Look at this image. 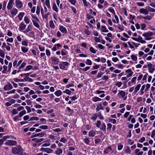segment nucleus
Listing matches in <instances>:
<instances>
[{"instance_id": "nucleus-1", "label": "nucleus", "mask_w": 155, "mask_h": 155, "mask_svg": "<svg viewBox=\"0 0 155 155\" xmlns=\"http://www.w3.org/2000/svg\"><path fill=\"white\" fill-rule=\"evenodd\" d=\"M33 27L31 24H29L28 25L26 30L23 31V32L27 36L31 37L34 33L33 31H32Z\"/></svg>"}, {"instance_id": "nucleus-2", "label": "nucleus", "mask_w": 155, "mask_h": 155, "mask_svg": "<svg viewBox=\"0 0 155 155\" xmlns=\"http://www.w3.org/2000/svg\"><path fill=\"white\" fill-rule=\"evenodd\" d=\"M23 149L19 145H18L12 149V153L14 154H17L20 155L23 152Z\"/></svg>"}, {"instance_id": "nucleus-3", "label": "nucleus", "mask_w": 155, "mask_h": 155, "mask_svg": "<svg viewBox=\"0 0 155 155\" xmlns=\"http://www.w3.org/2000/svg\"><path fill=\"white\" fill-rule=\"evenodd\" d=\"M153 35V33L151 32H146L144 33L143 35V36L145 37L146 40H150L151 39V36Z\"/></svg>"}, {"instance_id": "nucleus-4", "label": "nucleus", "mask_w": 155, "mask_h": 155, "mask_svg": "<svg viewBox=\"0 0 155 155\" xmlns=\"http://www.w3.org/2000/svg\"><path fill=\"white\" fill-rule=\"evenodd\" d=\"M15 6L17 8L20 9L23 6V2L19 0H15Z\"/></svg>"}, {"instance_id": "nucleus-5", "label": "nucleus", "mask_w": 155, "mask_h": 155, "mask_svg": "<svg viewBox=\"0 0 155 155\" xmlns=\"http://www.w3.org/2000/svg\"><path fill=\"white\" fill-rule=\"evenodd\" d=\"M14 1V0H9L7 7V9L8 10H10L13 8Z\"/></svg>"}, {"instance_id": "nucleus-6", "label": "nucleus", "mask_w": 155, "mask_h": 155, "mask_svg": "<svg viewBox=\"0 0 155 155\" xmlns=\"http://www.w3.org/2000/svg\"><path fill=\"white\" fill-rule=\"evenodd\" d=\"M26 27V25L23 22H21L19 26V30L21 31H22L25 30Z\"/></svg>"}, {"instance_id": "nucleus-7", "label": "nucleus", "mask_w": 155, "mask_h": 155, "mask_svg": "<svg viewBox=\"0 0 155 155\" xmlns=\"http://www.w3.org/2000/svg\"><path fill=\"white\" fill-rule=\"evenodd\" d=\"M69 63L67 62H62L59 64L60 68L61 69H64L65 66H68Z\"/></svg>"}, {"instance_id": "nucleus-8", "label": "nucleus", "mask_w": 155, "mask_h": 155, "mask_svg": "<svg viewBox=\"0 0 155 155\" xmlns=\"http://www.w3.org/2000/svg\"><path fill=\"white\" fill-rule=\"evenodd\" d=\"M40 150L41 151L46 152L48 153H51L53 151L51 149L48 148L42 147L40 149Z\"/></svg>"}, {"instance_id": "nucleus-9", "label": "nucleus", "mask_w": 155, "mask_h": 155, "mask_svg": "<svg viewBox=\"0 0 155 155\" xmlns=\"http://www.w3.org/2000/svg\"><path fill=\"white\" fill-rule=\"evenodd\" d=\"M10 10L11 14L13 16H15L18 12V10L15 8H13Z\"/></svg>"}, {"instance_id": "nucleus-10", "label": "nucleus", "mask_w": 155, "mask_h": 155, "mask_svg": "<svg viewBox=\"0 0 155 155\" xmlns=\"http://www.w3.org/2000/svg\"><path fill=\"white\" fill-rule=\"evenodd\" d=\"M17 144V142L15 141L12 140H8L5 143L6 145L13 146Z\"/></svg>"}, {"instance_id": "nucleus-11", "label": "nucleus", "mask_w": 155, "mask_h": 155, "mask_svg": "<svg viewBox=\"0 0 155 155\" xmlns=\"http://www.w3.org/2000/svg\"><path fill=\"white\" fill-rule=\"evenodd\" d=\"M154 66L151 63H150L147 64V67L149 72L151 73H152L155 70L154 68Z\"/></svg>"}, {"instance_id": "nucleus-12", "label": "nucleus", "mask_w": 155, "mask_h": 155, "mask_svg": "<svg viewBox=\"0 0 155 155\" xmlns=\"http://www.w3.org/2000/svg\"><path fill=\"white\" fill-rule=\"evenodd\" d=\"M52 64H54L56 65L58 64L59 61L58 58L55 57H52L51 58Z\"/></svg>"}, {"instance_id": "nucleus-13", "label": "nucleus", "mask_w": 155, "mask_h": 155, "mask_svg": "<svg viewBox=\"0 0 155 155\" xmlns=\"http://www.w3.org/2000/svg\"><path fill=\"white\" fill-rule=\"evenodd\" d=\"M45 135V134L44 132H41V133L36 134L31 136V137L32 138L34 137L39 136L40 137H43Z\"/></svg>"}, {"instance_id": "nucleus-14", "label": "nucleus", "mask_w": 155, "mask_h": 155, "mask_svg": "<svg viewBox=\"0 0 155 155\" xmlns=\"http://www.w3.org/2000/svg\"><path fill=\"white\" fill-rule=\"evenodd\" d=\"M25 13L23 12H20L19 13L17 16L18 17V18L19 20L20 21H21L24 16L25 15Z\"/></svg>"}, {"instance_id": "nucleus-15", "label": "nucleus", "mask_w": 155, "mask_h": 155, "mask_svg": "<svg viewBox=\"0 0 155 155\" xmlns=\"http://www.w3.org/2000/svg\"><path fill=\"white\" fill-rule=\"evenodd\" d=\"M52 9L53 11L57 13H58V9L55 2L53 3Z\"/></svg>"}, {"instance_id": "nucleus-16", "label": "nucleus", "mask_w": 155, "mask_h": 155, "mask_svg": "<svg viewBox=\"0 0 155 155\" xmlns=\"http://www.w3.org/2000/svg\"><path fill=\"white\" fill-rule=\"evenodd\" d=\"M63 153V150L59 148H57L55 151V153L57 155H60Z\"/></svg>"}, {"instance_id": "nucleus-17", "label": "nucleus", "mask_w": 155, "mask_h": 155, "mask_svg": "<svg viewBox=\"0 0 155 155\" xmlns=\"http://www.w3.org/2000/svg\"><path fill=\"white\" fill-rule=\"evenodd\" d=\"M59 29L62 33H67V30L66 28L63 26H60Z\"/></svg>"}, {"instance_id": "nucleus-18", "label": "nucleus", "mask_w": 155, "mask_h": 155, "mask_svg": "<svg viewBox=\"0 0 155 155\" xmlns=\"http://www.w3.org/2000/svg\"><path fill=\"white\" fill-rule=\"evenodd\" d=\"M13 88V87L12 85L9 83L8 85H6L4 88V89L5 90H9L12 89Z\"/></svg>"}, {"instance_id": "nucleus-19", "label": "nucleus", "mask_w": 155, "mask_h": 155, "mask_svg": "<svg viewBox=\"0 0 155 155\" xmlns=\"http://www.w3.org/2000/svg\"><path fill=\"white\" fill-rule=\"evenodd\" d=\"M49 25L50 27L52 29H54L55 27V26L54 25V21L52 20H51L49 22Z\"/></svg>"}, {"instance_id": "nucleus-20", "label": "nucleus", "mask_w": 155, "mask_h": 155, "mask_svg": "<svg viewBox=\"0 0 155 155\" xmlns=\"http://www.w3.org/2000/svg\"><path fill=\"white\" fill-rule=\"evenodd\" d=\"M140 13L145 14H147L148 13V10L145 8H141L139 10Z\"/></svg>"}, {"instance_id": "nucleus-21", "label": "nucleus", "mask_w": 155, "mask_h": 155, "mask_svg": "<svg viewBox=\"0 0 155 155\" xmlns=\"http://www.w3.org/2000/svg\"><path fill=\"white\" fill-rule=\"evenodd\" d=\"M32 21L33 25L35 27L37 28H39L40 27V25L38 23V22L39 21H35L34 20H32Z\"/></svg>"}, {"instance_id": "nucleus-22", "label": "nucleus", "mask_w": 155, "mask_h": 155, "mask_svg": "<svg viewBox=\"0 0 155 155\" xmlns=\"http://www.w3.org/2000/svg\"><path fill=\"white\" fill-rule=\"evenodd\" d=\"M141 87V84H138L135 88L133 92L134 94H136L140 89V88Z\"/></svg>"}, {"instance_id": "nucleus-23", "label": "nucleus", "mask_w": 155, "mask_h": 155, "mask_svg": "<svg viewBox=\"0 0 155 155\" xmlns=\"http://www.w3.org/2000/svg\"><path fill=\"white\" fill-rule=\"evenodd\" d=\"M132 38L133 40L135 41L139 42L142 39V38L140 36H138L137 38L135 37H132Z\"/></svg>"}, {"instance_id": "nucleus-24", "label": "nucleus", "mask_w": 155, "mask_h": 155, "mask_svg": "<svg viewBox=\"0 0 155 155\" xmlns=\"http://www.w3.org/2000/svg\"><path fill=\"white\" fill-rule=\"evenodd\" d=\"M82 1L85 7L87 8L89 7V6L90 5V3L87 2L86 0H82Z\"/></svg>"}, {"instance_id": "nucleus-25", "label": "nucleus", "mask_w": 155, "mask_h": 155, "mask_svg": "<svg viewBox=\"0 0 155 155\" xmlns=\"http://www.w3.org/2000/svg\"><path fill=\"white\" fill-rule=\"evenodd\" d=\"M43 140L44 139L43 138H40L39 139H37V138H34L32 139V141H34L37 143L41 142L43 141Z\"/></svg>"}, {"instance_id": "nucleus-26", "label": "nucleus", "mask_w": 155, "mask_h": 155, "mask_svg": "<svg viewBox=\"0 0 155 155\" xmlns=\"http://www.w3.org/2000/svg\"><path fill=\"white\" fill-rule=\"evenodd\" d=\"M24 21L27 24H28L30 22V19L28 16H25L24 18Z\"/></svg>"}, {"instance_id": "nucleus-27", "label": "nucleus", "mask_w": 155, "mask_h": 155, "mask_svg": "<svg viewBox=\"0 0 155 155\" xmlns=\"http://www.w3.org/2000/svg\"><path fill=\"white\" fill-rule=\"evenodd\" d=\"M96 134V133L94 131L91 130L89 131L88 135L89 137H94Z\"/></svg>"}, {"instance_id": "nucleus-28", "label": "nucleus", "mask_w": 155, "mask_h": 155, "mask_svg": "<svg viewBox=\"0 0 155 155\" xmlns=\"http://www.w3.org/2000/svg\"><path fill=\"white\" fill-rule=\"evenodd\" d=\"M102 100L101 99L97 97H94L92 98V101L94 102L100 101Z\"/></svg>"}, {"instance_id": "nucleus-29", "label": "nucleus", "mask_w": 155, "mask_h": 155, "mask_svg": "<svg viewBox=\"0 0 155 155\" xmlns=\"http://www.w3.org/2000/svg\"><path fill=\"white\" fill-rule=\"evenodd\" d=\"M45 3L48 8L50 9L51 7L50 5V0H45Z\"/></svg>"}, {"instance_id": "nucleus-30", "label": "nucleus", "mask_w": 155, "mask_h": 155, "mask_svg": "<svg viewBox=\"0 0 155 155\" xmlns=\"http://www.w3.org/2000/svg\"><path fill=\"white\" fill-rule=\"evenodd\" d=\"M101 31L104 32H107L108 31L107 29V28L105 26H102L101 27Z\"/></svg>"}, {"instance_id": "nucleus-31", "label": "nucleus", "mask_w": 155, "mask_h": 155, "mask_svg": "<svg viewBox=\"0 0 155 155\" xmlns=\"http://www.w3.org/2000/svg\"><path fill=\"white\" fill-rule=\"evenodd\" d=\"M62 93L60 90H58L56 91L54 93V94L57 96H59L62 94Z\"/></svg>"}, {"instance_id": "nucleus-32", "label": "nucleus", "mask_w": 155, "mask_h": 155, "mask_svg": "<svg viewBox=\"0 0 155 155\" xmlns=\"http://www.w3.org/2000/svg\"><path fill=\"white\" fill-rule=\"evenodd\" d=\"M31 16L33 19L32 20H34L35 21H39V19L35 15L32 14Z\"/></svg>"}, {"instance_id": "nucleus-33", "label": "nucleus", "mask_w": 155, "mask_h": 155, "mask_svg": "<svg viewBox=\"0 0 155 155\" xmlns=\"http://www.w3.org/2000/svg\"><path fill=\"white\" fill-rule=\"evenodd\" d=\"M24 81H28L30 82L33 81V80L32 78H30L29 77L26 76L24 78Z\"/></svg>"}, {"instance_id": "nucleus-34", "label": "nucleus", "mask_w": 155, "mask_h": 155, "mask_svg": "<svg viewBox=\"0 0 155 155\" xmlns=\"http://www.w3.org/2000/svg\"><path fill=\"white\" fill-rule=\"evenodd\" d=\"M141 18L145 20H148L150 21L151 20L152 17L151 16H147L146 17H142Z\"/></svg>"}, {"instance_id": "nucleus-35", "label": "nucleus", "mask_w": 155, "mask_h": 155, "mask_svg": "<svg viewBox=\"0 0 155 155\" xmlns=\"http://www.w3.org/2000/svg\"><path fill=\"white\" fill-rule=\"evenodd\" d=\"M106 126L104 124H103L100 128V129L103 131H105L106 130Z\"/></svg>"}, {"instance_id": "nucleus-36", "label": "nucleus", "mask_w": 155, "mask_h": 155, "mask_svg": "<svg viewBox=\"0 0 155 155\" xmlns=\"http://www.w3.org/2000/svg\"><path fill=\"white\" fill-rule=\"evenodd\" d=\"M108 10L114 15L115 14V12L112 8L110 7L108 9Z\"/></svg>"}, {"instance_id": "nucleus-37", "label": "nucleus", "mask_w": 155, "mask_h": 155, "mask_svg": "<svg viewBox=\"0 0 155 155\" xmlns=\"http://www.w3.org/2000/svg\"><path fill=\"white\" fill-rule=\"evenodd\" d=\"M26 113V111L25 110L20 112L19 114V117H21L23 115L25 114Z\"/></svg>"}, {"instance_id": "nucleus-38", "label": "nucleus", "mask_w": 155, "mask_h": 155, "mask_svg": "<svg viewBox=\"0 0 155 155\" xmlns=\"http://www.w3.org/2000/svg\"><path fill=\"white\" fill-rule=\"evenodd\" d=\"M39 120V118L38 117H31L29 120V121H32L33 120Z\"/></svg>"}, {"instance_id": "nucleus-39", "label": "nucleus", "mask_w": 155, "mask_h": 155, "mask_svg": "<svg viewBox=\"0 0 155 155\" xmlns=\"http://www.w3.org/2000/svg\"><path fill=\"white\" fill-rule=\"evenodd\" d=\"M14 81L18 82H24V79H20L17 78H15L14 79Z\"/></svg>"}, {"instance_id": "nucleus-40", "label": "nucleus", "mask_w": 155, "mask_h": 155, "mask_svg": "<svg viewBox=\"0 0 155 155\" xmlns=\"http://www.w3.org/2000/svg\"><path fill=\"white\" fill-rule=\"evenodd\" d=\"M22 45L25 46H27L28 45V43L27 41L23 40L21 42Z\"/></svg>"}, {"instance_id": "nucleus-41", "label": "nucleus", "mask_w": 155, "mask_h": 155, "mask_svg": "<svg viewBox=\"0 0 155 155\" xmlns=\"http://www.w3.org/2000/svg\"><path fill=\"white\" fill-rule=\"evenodd\" d=\"M68 1L72 5H74L77 2L76 0H68Z\"/></svg>"}, {"instance_id": "nucleus-42", "label": "nucleus", "mask_w": 155, "mask_h": 155, "mask_svg": "<svg viewBox=\"0 0 155 155\" xmlns=\"http://www.w3.org/2000/svg\"><path fill=\"white\" fill-rule=\"evenodd\" d=\"M119 94L122 97H124L125 95V92L123 91H119Z\"/></svg>"}, {"instance_id": "nucleus-43", "label": "nucleus", "mask_w": 155, "mask_h": 155, "mask_svg": "<svg viewBox=\"0 0 155 155\" xmlns=\"http://www.w3.org/2000/svg\"><path fill=\"white\" fill-rule=\"evenodd\" d=\"M32 69H33V66L31 65H29L26 66L25 71L29 70Z\"/></svg>"}, {"instance_id": "nucleus-44", "label": "nucleus", "mask_w": 155, "mask_h": 155, "mask_svg": "<svg viewBox=\"0 0 155 155\" xmlns=\"http://www.w3.org/2000/svg\"><path fill=\"white\" fill-rule=\"evenodd\" d=\"M39 128L40 129H42L45 130L48 129V126L47 125H42L39 127Z\"/></svg>"}, {"instance_id": "nucleus-45", "label": "nucleus", "mask_w": 155, "mask_h": 155, "mask_svg": "<svg viewBox=\"0 0 155 155\" xmlns=\"http://www.w3.org/2000/svg\"><path fill=\"white\" fill-rule=\"evenodd\" d=\"M67 141V139L64 137H62L60 140V141L63 142L64 143H65Z\"/></svg>"}, {"instance_id": "nucleus-46", "label": "nucleus", "mask_w": 155, "mask_h": 155, "mask_svg": "<svg viewBox=\"0 0 155 155\" xmlns=\"http://www.w3.org/2000/svg\"><path fill=\"white\" fill-rule=\"evenodd\" d=\"M131 59L134 61H135L137 60V57L136 56L133 54H132L131 55Z\"/></svg>"}, {"instance_id": "nucleus-47", "label": "nucleus", "mask_w": 155, "mask_h": 155, "mask_svg": "<svg viewBox=\"0 0 155 155\" xmlns=\"http://www.w3.org/2000/svg\"><path fill=\"white\" fill-rule=\"evenodd\" d=\"M40 13V7L39 6H37V7L36 13L38 15Z\"/></svg>"}, {"instance_id": "nucleus-48", "label": "nucleus", "mask_w": 155, "mask_h": 155, "mask_svg": "<svg viewBox=\"0 0 155 155\" xmlns=\"http://www.w3.org/2000/svg\"><path fill=\"white\" fill-rule=\"evenodd\" d=\"M147 9H148V11L152 12H155V9L151 8L150 7H148L147 8Z\"/></svg>"}, {"instance_id": "nucleus-49", "label": "nucleus", "mask_w": 155, "mask_h": 155, "mask_svg": "<svg viewBox=\"0 0 155 155\" xmlns=\"http://www.w3.org/2000/svg\"><path fill=\"white\" fill-rule=\"evenodd\" d=\"M117 28H118L119 29L121 30V31H123L124 30V28L120 25H117Z\"/></svg>"}, {"instance_id": "nucleus-50", "label": "nucleus", "mask_w": 155, "mask_h": 155, "mask_svg": "<svg viewBox=\"0 0 155 155\" xmlns=\"http://www.w3.org/2000/svg\"><path fill=\"white\" fill-rule=\"evenodd\" d=\"M122 85V83L121 82L118 81L117 82L116 84L115 85L117 86L118 87H120Z\"/></svg>"}, {"instance_id": "nucleus-51", "label": "nucleus", "mask_w": 155, "mask_h": 155, "mask_svg": "<svg viewBox=\"0 0 155 155\" xmlns=\"http://www.w3.org/2000/svg\"><path fill=\"white\" fill-rule=\"evenodd\" d=\"M7 2L6 1H4L3 2L2 10H4L6 8Z\"/></svg>"}, {"instance_id": "nucleus-52", "label": "nucleus", "mask_w": 155, "mask_h": 155, "mask_svg": "<svg viewBox=\"0 0 155 155\" xmlns=\"http://www.w3.org/2000/svg\"><path fill=\"white\" fill-rule=\"evenodd\" d=\"M104 7L105 8H107L109 4L106 1H104Z\"/></svg>"}, {"instance_id": "nucleus-53", "label": "nucleus", "mask_w": 155, "mask_h": 155, "mask_svg": "<svg viewBox=\"0 0 155 155\" xmlns=\"http://www.w3.org/2000/svg\"><path fill=\"white\" fill-rule=\"evenodd\" d=\"M26 65V64L25 62H23L22 64L19 67L18 69H21V68L25 67Z\"/></svg>"}, {"instance_id": "nucleus-54", "label": "nucleus", "mask_w": 155, "mask_h": 155, "mask_svg": "<svg viewBox=\"0 0 155 155\" xmlns=\"http://www.w3.org/2000/svg\"><path fill=\"white\" fill-rule=\"evenodd\" d=\"M67 52L64 49H63L61 51V54L62 55H65L66 54Z\"/></svg>"}, {"instance_id": "nucleus-55", "label": "nucleus", "mask_w": 155, "mask_h": 155, "mask_svg": "<svg viewBox=\"0 0 155 155\" xmlns=\"http://www.w3.org/2000/svg\"><path fill=\"white\" fill-rule=\"evenodd\" d=\"M13 39L12 38H8L6 40V41L11 43L13 42Z\"/></svg>"}, {"instance_id": "nucleus-56", "label": "nucleus", "mask_w": 155, "mask_h": 155, "mask_svg": "<svg viewBox=\"0 0 155 155\" xmlns=\"http://www.w3.org/2000/svg\"><path fill=\"white\" fill-rule=\"evenodd\" d=\"M97 117V115L96 114H94L91 117V119L95 120Z\"/></svg>"}, {"instance_id": "nucleus-57", "label": "nucleus", "mask_w": 155, "mask_h": 155, "mask_svg": "<svg viewBox=\"0 0 155 155\" xmlns=\"http://www.w3.org/2000/svg\"><path fill=\"white\" fill-rule=\"evenodd\" d=\"M12 114H16L18 113V110L15 109H13L12 111Z\"/></svg>"}, {"instance_id": "nucleus-58", "label": "nucleus", "mask_w": 155, "mask_h": 155, "mask_svg": "<svg viewBox=\"0 0 155 155\" xmlns=\"http://www.w3.org/2000/svg\"><path fill=\"white\" fill-rule=\"evenodd\" d=\"M97 6L98 8L100 9H102L104 7L103 5H102V4H100L99 3L98 4Z\"/></svg>"}, {"instance_id": "nucleus-59", "label": "nucleus", "mask_w": 155, "mask_h": 155, "mask_svg": "<svg viewBox=\"0 0 155 155\" xmlns=\"http://www.w3.org/2000/svg\"><path fill=\"white\" fill-rule=\"evenodd\" d=\"M86 64L89 65H91L92 64V62L90 60L87 59L86 60Z\"/></svg>"}, {"instance_id": "nucleus-60", "label": "nucleus", "mask_w": 155, "mask_h": 155, "mask_svg": "<svg viewBox=\"0 0 155 155\" xmlns=\"http://www.w3.org/2000/svg\"><path fill=\"white\" fill-rule=\"evenodd\" d=\"M114 17L116 20V23L118 24L119 23V19L118 16L115 14L114 15Z\"/></svg>"}, {"instance_id": "nucleus-61", "label": "nucleus", "mask_w": 155, "mask_h": 155, "mask_svg": "<svg viewBox=\"0 0 155 155\" xmlns=\"http://www.w3.org/2000/svg\"><path fill=\"white\" fill-rule=\"evenodd\" d=\"M7 35L11 37L12 35V32L9 30L7 31Z\"/></svg>"}, {"instance_id": "nucleus-62", "label": "nucleus", "mask_w": 155, "mask_h": 155, "mask_svg": "<svg viewBox=\"0 0 155 155\" xmlns=\"http://www.w3.org/2000/svg\"><path fill=\"white\" fill-rule=\"evenodd\" d=\"M0 56L2 58L4 57L5 54L2 50L0 49Z\"/></svg>"}, {"instance_id": "nucleus-63", "label": "nucleus", "mask_w": 155, "mask_h": 155, "mask_svg": "<svg viewBox=\"0 0 155 155\" xmlns=\"http://www.w3.org/2000/svg\"><path fill=\"white\" fill-rule=\"evenodd\" d=\"M72 11L73 12L74 14H76L77 13V11L75 8L73 6L70 7Z\"/></svg>"}, {"instance_id": "nucleus-64", "label": "nucleus", "mask_w": 155, "mask_h": 155, "mask_svg": "<svg viewBox=\"0 0 155 155\" xmlns=\"http://www.w3.org/2000/svg\"><path fill=\"white\" fill-rule=\"evenodd\" d=\"M25 107L26 109L27 110L28 113H30L31 111V109L29 107L27 106Z\"/></svg>"}]
</instances>
